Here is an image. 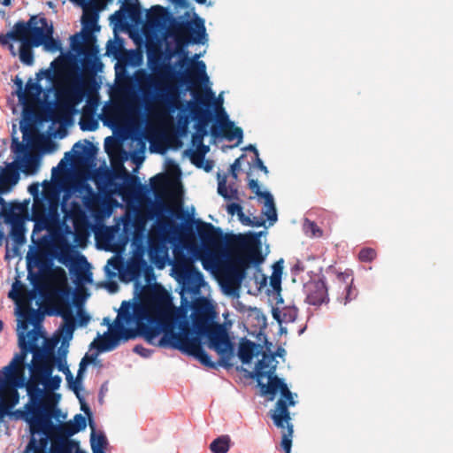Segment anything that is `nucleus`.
Wrapping results in <instances>:
<instances>
[{"mask_svg":"<svg viewBox=\"0 0 453 453\" xmlns=\"http://www.w3.org/2000/svg\"><path fill=\"white\" fill-rule=\"evenodd\" d=\"M248 186H249L250 189H251L252 192H254L256 194V196H257L259 197H263L264 199L266 197V194H270L267 191L260 190V187H259L257 180H253V179L250 180Z\"/></svg>","mask_w":453,"mask_h":453,"instance_id":"obj_60","label":"nucleus"},{"mask_svg":"<svg viewBox=\"0 0 453 453\" xmlns=\"http://www.w3.org/2000/svg\"><path fill=\"white\" fill-rule=\"evenodd\" d=\"M136 334L134 329L127 328L119 319H115L114 326H110V332L101 337L97 342L96 341L92 342V345H95L98 352L111 351L117 348L120 340L134 339Z\"/></svg>","mask_w":453,"mask_h":453,"instance_id":"obj_20","label":"nucleus"},{"mask_svg":"<svg viewBox=\"0 0 453 453\" xmlns=\"http://www.w3.org/2000/svg\"><path fill=\"white\" fill-rule=\"evenodd\" d=\"M270 284L274 291L279 292L281 289V276L278 273H273L270 278Z\"/></svg>","mask_w":453,"mask_h":453,"instance_id":"obj_63","label":"nucleus"},{"mask_svg":"<svg viewBox=\"0 0 453 453\" xmlns=\"http://www.w3.org/2000/svg\"><path fill=\"white\" fill-rule=\"evenodd\" d=\"M20 131L23 134V140L27 142V150H37L40 148L42 140V134H40L36 127V121H52L66 123L71 122L75 115H21Z\"/></svg>","mask_w":453,"mask_h":453,"instance_id":"obj_16","label":"nucleus"},{"mask_svg":"<svg viewBox=\"0 0 453 453\" xmlns=\"http://www.w3.org/2000/svg\"><path fill=\"white\" fill-rule=\"evenodd\" d=\"M122 10L117 11L113 15L119 23H121L126 19V14L133 22H141L142 9L138 0H134V2L126 1L122 5Z\"/></svg>","mask_w":453,"mask_h":453,"instance_id":"obj_32","label":"nucleus"},{"mask_svg":"<svg viewBox=\"0 0 453 453\" xmlns=\"http://www.w3.org/2000/svg\"><path fill=\"white\" fill-rule=\"evenodd\" d=\"M139 117L137 133H141L156 151L163 153L167 149H172L171 140H176L170 134L173 130L171 122L173 115H139Z\"/></svg>","mask_w":453,"mask_h":453,"instance_id":"obj_10","label":"nucleus"},{"mask_svg":"<svg viewBox=\"0 0 453 453\" xmlns=\"http://www.w3.org/2000/svg\"><path fill=\"white\" fill-rule=\"evenodd\" d=\"M377 253L372 248H364L359 251L358 258L361 262H372L375 259Z\"/></svg>","mask_w":453,"mask_h":453,"instance_id":"obj_57","label":"nucleus"},{"mask_svg":"<svg viewBox=\"0 0 453 453\" xmlns=\"http://www.w3.org/2000/svg\"><path fill=\"white\" fill-rule=\"evenodd\" d=\"M55 365H57L58 371L62 372L65 375L66 380L68 381V383H70L71 386H73L74 382L73 377L66 364L65 357L55 356L54 366Z\"/></svg>","mask_w":453,"mask_h":453,"instance_id":"obj_54","label":"nucleus"},{"mask_svg":"<svg viewBox=\"0 0 453 453\" xmlns=\"http://www.w3.org/2000/svg\"><path fill=\"white\" fill-rule=\"evenodd\" d=\"M13 81L16 86V95L22 105L20 113H42L41 110L45 107V100L41 98L43 91L42 86L29 79L24 88L23 81L18 76Z\"/></svg>","mask_w":453,"mask_h":453,"instance_id":"obj_17","label":"nucleus"},{"mask_svg":"<svg viewBox=\"0 0 453 453\" xmlns=\"http://www.w3.org/2000/svg\"><path fill=\"white\" fill-rule=\"evenodd\" d=\"M50 277L63 285L50 292V301L54 308V313L63 318L64 322L59 328V332L63 337L62 344H65V342H69L73 338L76 326L69 298L70 288L65 285L66 273L62 267L58 266L50 270Z\"/></svg>","mask_w":453,"mask_h":453,"instance_id":"obj_8","label":"nucleus"},{"mask_svg":"<svg viewBox=\"0 0 453 453\" xmlns=\"http://www.w3.org/2000/svg\"><path fill=\"white\" fill-rule=\"evenodd\" d=\"M256 347V343L249 340L241 342L238 357L243 364H249L252 360Z\"/></svg>","mask_w":453,"mask_h":453,"instance_id":"obj_42","label":"nucleus"},{"mask_svg":"<svg viewBox=\"0 0 453 453\" xmlns=\"http://www.w3.org/2000/svg\"><path fill=\"white\" fill-rule=\"evenodd\" d=\"M337 282L339 288H343V300L344 304L356 299L357 296V289L353 286V278L348 272L338 273Z\"/></svg>","mask_w":453,"mask_h":453,"instance_id":"obj_34","label":"nucleus"},{"mask_svg":"<svg viewBox=\"0 0 453 453\" xmlns=\"http://www.w3.org/2000/svg\"><path fill=\"white\" fill-rule=\"evenodd\" d=\"M146 268H148L147 262L142 257H134L127 262L124 270L119 271L120 278L126 282L136 280Z\"/></svg>","mask_w":453,"mask_h":453,"instance_id":"obj_30","label":"nucleus"},{"mask_svg":"<svg viewBox=\"0 0 453 453\" xmlns=\"http://www.w3.org/2000/svg\"><path fill=\"white\" fill-rule=\"evenodd\" d=\"M42 197L44 201L47 203L46 206L49 217L51 218L57 216L59 205V198L58 195L54 192L44 191L42 193Z\"/></svg>","mask_w":453,"mask_h":453,"instance_id":"obj_48","label":"nucleus"},{"mask_svg":"<svg viewBox=\"0 0 453 453\" xmlns=\"http://www.w3.org/2000/svg\"><path fill=\"white\" fill-rule=\"evenodd\" d=\"M303 291L306 295L305 302L311 305L320 306L329 302L326 284L321 279L309 280L304 284Z\"/></svg>","mask_w":453,"mask_h":453,"instance_id":"obj_26","label":"nucleus"},{"mask_svg":"<svg viewBox=\"0 0 453 453\" xmlns=\"http://www.w3.org/2000/svg\"><path fill=\"white\" fill-rule=\"evenodd\" d=\"M104 149L108 156L111 154H120L122 152V145L113 137L108 136L104 140Z\"/></svg>","mask_w":453,"mask_h":453,"instance_id":"obj_55","label":"nucleus"},{"mask_svg":"<svg viewBox=\"0 0 453 453\" xmlns=\"http://www.w3.org/2000/svg\"><path fill=\"white\" fill-rule=\"evenodd\" d=\"M282 438L280 446L285 451V453H290L291 452V447H292V437H293V425L290 424V422H284V427L282 428Z\"/></svg>","mask_w":453,"mask_h":453,"instance_id":"obj_52","label":"nucleus"},{"mask_svg":"<svg viewBox=\"0 0 453 453\" xmlns=\"http://www.w3.org/2000/svg\"><path fill=\"white\" fill-rule=\"evenodd\" d=\"M54 28L53 26L48 29V34L43 39V42L41 46H43L44 50L55 53L62 50V45L59 40L53 37Z\"/></svg>","mask_w":453,"mask_h":453,"instance_id":"obj_46","label":"nucleus"},{"mask_svg":"<svg viewBox=\"0 0 453 453\" xmlns=\"http://www.w3.org/2000/svg\"><path fill=\"white\" fill-rule=\"evenodd\" d=\"M218 193L227 200L238 199L237 189L231 185L228 187L226 186V175L222 176L221 178L219 175Z\"/></svg>","mask_w":453,"mask_h":453,"instance_id":"obj_44","label":"nucleus"},{"mask_svg":"<svg viewBox=\"0 0 453 453\" xmlns=\"http://www.w3.org/2000/svg\"><path fill=\"white\" fill-rule=\"evenodd\" d=\"M265 211L263 213L270 222H275L277 220V212L274 200L271 194H266V197L265 198Z\"/></svg>","mask_w":453,"mask_h":453,"instance_id":"obj_53","label":"nucleus"},{"mask_svg":"<svg viewBox=\"0 0 453 453\" xmlns=\"http://www.w3.org/2000/svg\"><path fill=\"white\" fill-rule=\"evenodd\" d=\"M246 276L242 269L233 265H226L223 271V287L230 293L240 288L242 281Z\"/></svg>","mask_w":453,"mask_h":453,"instance_id":"obj_29","label":"nucleus"},{"mask_svg":"<svg viewBox=\"0 0 453 453\" xmlns=\"http://www.w3.org/2000/svg\"><path fill=\"white\" fill-rule=\"evenodd\" d=\"M274 372L275 367H271L269 375L265 376L269 380L268 383L264 384L258 380V385L260 386L262 395H270V400L274 398L278 391L280 392L281 398L276 403L275 411L272 414V418L276 426L283 428L284 422L290 420V413L288 407L294 406L296 403L288 385L279 377L273 376Z\"/></svg>","mask_w":453,"mask_h":453,"instance_id":"obj_11","label":"nucleus"},{"mask_svg":"<svg viewBox=\"0 0 453 453\" xmlns=\"http://www.w3.org/2000/svg\"><path fill=\"white\" fill-rule=\"evenodd\" d=\"M21 42L19 49V59L20 61L27 65H32L34 64V52L32 48L35 47L32 45V42H27V40H19Z\"/></svg>","mask_w":453,"mask_h":453,"instance_id":"obj_45","label":"nucleus"},{"mask_svg":"<svg viewBox=\"0 0 453 453\" xmlns=\"http://www.w3.org/2000/svg\"><path fill=\"white\" fill-rule=\"evenodd\" d=\"M174 310L170 294L162 286L156 285L149 289L143 302L134 307L124 301L116 319L129 324L134 319L137 331L149 343L159 335L163 323L170 319Z\"/></svg>","mask_w":453,"mask_h":453,"instance_id":"obj_2","label":"nucleus"},{"mask_svg":"<svg viewBox=\"0 0 453 453\" xmlns=\"http://www.w3.org/2000/svg\"><path fill=\"white\" fill-rule=\"evenodd\" d=\"M55 354L35 355L29 367L30 378L26 384L29 404L27 412H38L41 410L54 407L59 395L50 393L57 390L62 379L58 375L52 376Z\"/></svg>","mask_w":453,"mask_h":453,"instance_id":"obj_4","label":"nucleus"},{"mask_svg":"<svg viewBox=\"0 0 453 453\" xmlns=\"http://www.w3.org/2000/svg\"><path fill=\"white\" fill-rule=\"evenodd\" d=\"M175 278L181 284L182 292L197 295L203 285V275L196 268L190 257L176 255L173 265Z\"/></svg>","mask_w":453,"mask_h":453,"instance_id":"obj_14","label":"nucleus"},{"mask_svg":"<svg viewBox=\"0 0 453 453\" xmlns=\"http://www.w3.org/2000/svg\"><path fill=\"white\" fill-rule=\"evenodd\" d=\"M149 73L146 69H138L134 73V84L146 105L144 111H106L101 113H173L171 111H153L150 107L165 102L170 88L169 81L176 72L170 63L163 60L160 53H148Z\"/></svg>","mask_w":453,"mask_h":453,"instance_id":"obj_3","label":"nucleus"},{"mask_svg":"<svg viewBox=\"0 0 453 453\" xmlns=\"http://www.w3.org/2000/svg\"><path fill=\"white\" fill-rule=\"evenodd\" d=\"M97 19L98 16L96 12L88 10L84 11L81 17V23L83 26L82 38L85 40L86 44L96 42V36L93 32L99 30Z\"/></svg>","mask_w":453,"mask_h":453,"instance_id":"obj_31","label":"nucleus"},{"mask_svg":"<svg viewBox=\"0 0 453 453\" xmlns=\"http://www.w3.org/2000/svg\"><path fill=\"white\" fill-rule=\"evenodd\" d=\"M98 196L96 194H91L84 200L85 206L89 210H94L98 205Z\"/></svg>","mask_w":453,"mask_h":453,"instance_id":"obj_62","label":"nucleus"},{"mask_svg":"<svg viewBox=\"0 0 453 453\" xmlns=\"http://www.w3.org/2000/svg\"><path fill=\"white\" fill-rule=\"evenodd\" d=\"M193 122H195L194 133L206 136L213 122V117H194Z\"/></svg>","mask_w":453,"mask_h":453,"instance_id":"obj_47","label":"nucleus"},{"mask_svg":"<svg viewBox=\"0 0 453 453\" xmlns=\"http://www.w3.org/2000/svg\"><path fill=\"white\" fill-rule=\"evenodd\" d=\"M243 137V132L242 129L239 127L233 126L232 129L229 131V134H227L226 139L227 141H234L237 139V144L242 142Z\"/></svg>","mask_w":453,"mask_h":453,"instance_id":"obj_58","label":"nucleus"},{"mask_svg":"<svg viewBox=\"0 0 453 453\" xmlns=\"http://www.w3.org/2000/svg\"><path fill=\"white\" fill-rule=\"evenodd\" d=\"M18 314L34 325L39 324L43 319V314L39 310L32 308L28 303L19 305Z\"/></svg>","mask_w":453,"mask_h":453,"instance_id":"obj_37","label":"nucleus"},{"mask_svg":"<svg viewBox=\"0 0 453 453\" xmlns=\"http://www.w3.org/2000/svg\"><path fill=\"white\" fill-rule=\"evenodd\" d=\"M73 426L75 429H77V433L85 429L86 427V418L81 414H76L73 418Z\"/></svg>","mask_w":453,"mask_h":453,"instance_id":"obj_61","label":"nucleus"},{"mask_svg":"<svg viewBox=\"0 0 453 453\" xmlns=\"http://www.w3.org/2000/svg\"><path fill=\"white\" fill-rule=\"evenodd\" d=\"M104 126L110 127L113 134L129 135L138 132L139 115H96Z\"/></svg>","mask_w":453,"mask_h":453,"instance_id":"obj_23","label":"nucleus"},{"mask_svg":"<svg viewBox=\"0 0 453 453\" xmlns=\"http://www.w3.org/2000/svg\"><path fill=\"white\" fill-rule=\"evenodd\" d=\"M213 122L210 127L211 134L215 137L226 138L234 123L229 120V115H211Z\"/></svg>","mask_w":453,"mask_h":453,"instance_id":"obj_33","label":"nucleus"},{"mask_svg":"<svg viewBox=\"0 0 453 453\" xmlns=\"http://www.w3.org/2000/svg\"><path fill=\"white\" fill-rule=\"evenodd\" d=\"M101 119L96 115H81L79 125L82 131H96L99 127Z\"/></svg>","mask_w":453,"mask_h":453,"instance_id":"obj_50","label":"nucleus"},{"mask_svg":"<svg viewBox=\"0 0 453 453\" xmlns=\"http://www.w3.org/2000/svg\"><path fill=\"white\" fill-rule=\"evenodd\" d=\"M25 369L16 364L11 366V363L4 367V378L0 377V402L4 399L9 406H14L19 402L18 388L26 387L27 382Z\"/></svg>","mask_w":453,"mask_h":453,"instance_id":"obj_15","label":"nucleus"},{"mask_svg":"<svg viewBox=\"0 0 453 453\" xmlns=\"http://www.w3.org/2000/svg\"><path fill=\"white\" fill-rule=\"evenodd\" d=\"M91 81L77 77L66 83L58 85L55 88V109L53 104L45 102V107L42 113H79L76 109L86 95L85 85H89Z\"/></svg>","mask_w":453,"mask_h":453,"instance_id":"obj_9","label":"nucleus"},{"mask_svg":"<svg viewBox=\"0 0 453 453\" xmlns=\"http://www.w3.org/2000/svg\"><path fill=\"white\" fill-rule=\"evenodd\" d=\"M96 149L92 142L85 140L84 142H78L74 143L71 151L65 152V157L60 160L57 167L52 169V176L58 169L65 170L67 168L68 162L81 161L84 158H92L96 154Z\"/></svg>","mask_w":453,"mask_h":453,"instance_id":"obj_25","label":"nucleus"},{"mask_svg":"<svg viewBox=\"0 0 453 453\" xmlns=\"http://www.w3.org/2000/svg\"><path fill=\"white\" fill-rule=\"evenodd\" d=\"M71 48L75 52L81 54H89L91 51H96L95 43L86 44L82 38V34H75L70 37Z\"/></svg>","mask_w":453,"mask_h":453,"instance_id":"obj_39","label":"nucleus"},{"mask_svg":"<svg viewBox=\"0 0 453 453\" xmlns=\"http://www.w3.org/2000/svg\"><path fill=\"white\" fill-rule=\"evenodd\" d=\"M87 81H91L89 85H85L87 105L81 111H79V113H96L99 96L94 86L93 78L87 79Z\"/></svg>","mask_w":453,"mask_h":453,"instance_id":"obj_36","label":"nucleus"},{"mask_svg":"<svg viewBox=\"0 0 453 453\" xmlns=\"http://www.w3.org/2000/svg\"><path fill=\"white\" fill-rule=\"evenodd\" d=\"M11 150L16 155L14 162L17 163L19 170L23 173L33 175L38 171L40 166L39 156L27 150V146L19 142V138L12 137Z\"/></svg>","mask_w":453,"mask_h":453,"instance_id":"obj_22","label":"nucleus"},{"mask_svg":"<svg viewBox=\"0 0 453 453\" xmlns=\"http://www.w3.org/2000/svg\"><path fill=\"white\" fill-rule=\"evenodd\" d=\"M19 209H20L19 203H11L8 204L5 200L0 196V218H3L5 223L11 225L10 234L13 242L17 245H21L26 242V228L22 218L15 211V210Z\"/></svg>","mask_w":453,"mask_h":453,"instance_id":"obj_19","label":"nucleus"},{"mask_svg":"<svg viewBox=\"0 0 453 453\" xmlns=\"http://www.w3.org/2000/svg\"><path fill=\"white\" fill-rule=\"evenodd\" d=\"M26 289L23 284H21L19 280H16L13 285L12 290L8 294V297L14 300L19 305L20 303V296L24 295Z\"/></svg>","mask_w":453,"mask_h":453,"instance_id":"obj_56","label":"nucleus"},{"mask_svg":"<svg viewBox=\"0 0 453 453\" xmlns=\"http://www.w3.org/2000/svg\"><path fill=\"white\" fill-rule=\"evenodd\" d=\"M194 117H211V115H176V121L174 115L171 117V122L173 124V130L171 131L172 137H175L174 140H171L172 149H178L182 145L180 138L188 135L189 131V125L193 122Z\"/></svg>","mask_w":453,"mask_h":453,"instance_id":"obj_27","label":"nucleus"},{"mask_svg":"<svg viewBox=\"0 0 453 453\" xmlns=\"http://www.w3.org/2000/svg\"><path fill=\"white\" fill-rule=\"evenodd\" d=\"M41 337H42V334L39 330L33 329L27 333L19 331L18 342L20 352L15 354L11 361V366L16 364L26 368L25 360L28 352H32L34 354V358L35 357V355L44 354L38 346V341Z\"/></svg>","mask_w":453,"mask_h":453,"instance_id":"obj_21","label":"nucleus"},{"mask_svg":"<svg viewBox=\"0 0 453 453\" xmlns=\"http://www.w3.org/2000/svg\"><path fill=\"white\" fill-rule=\"evenodd\" d=\"M50 26L52 24L45 17L32 16L27 22H16L8 33L0 34V44L7 43L8 40H27L35 47H39Z\"/></svg>","mask_w":453,"mask_h":453,"instance_id":"obj_12","label":"nucleus"},{"mask_svg":"<svg viewBox=\"0 0 453 453\" xmlns=\"http://www.w3.org/2000/svg\"><path fill=\"white\" fill-rule=\"evenodd\" d=\"M134 240H137L139 236H142L145 231V222L143 220L135 219L134 222Z\"/></svg>","mask_w":453,"mask_h":453,"instance_id":"obj_59","label":"nucleus"},{"mask_svg":"<svg viewBox=\"0 0 453 453\" xmlns=\"http://www.w3.org/2000/svg\"><path fill=\"white\" fill-rule=\"evenodd\" d=\"M273 316L279 324L294 322L298 316V310L296 307H284L282 310L273 309Z\"/></svg>","mask_w":453,"mask_h":453,"instance_id":"obj_38","label":"nucleus"},{"mask_svg":"<svg viewBox=\"0 0 453 453\" xmlns=\"http://www.w3.org/2000/svg\"><path fill=\"white\" fill-rule=\"evenodd\" d=\"M274 362V356L264 353L263 358L261 360H258V362L256 365V372L257 376L258 378L265 377L266 375H269V370L271 367H275V365H273Z\"/></svg>","mask_w":453,"mask_h":453,"instance_id":"obj_40","label":"nucleus"},{"mask_svg":"<svg viewBox=\"0 0 453 453\" xmlns=\"http://www.w3.org/2000/svg\"><path fill=\"white\" fill-rule=\"evenodd\" d=\"M53 453H73V448L79 449V443L72 440H50Z\"/></svg>","mask_w":453,"mask_h":453,"instance_id":"obj_41","label":"nucleus"},{"mask_svg":"<svg viewBox=\"0 0 453 453\" xmlns=\"http://www.w3.org/2000/svg\"><path fill=\"white\" fill-rule=\"evenodd\" d=\"M229 239V246L241 251L240 256L232 264L233 265L246 273L250 264L258 265L263 263L261 244L257 234L231 235Z\"/></svg>","mask_w":453,"mask_h":453,"instance_id":"obj_13","label":"nucleus"},{"mask_svg":"<svg viewBox=\"0 0 453 453\" xmlns=\"http://www.w3.org/2000/svg\"><path fill=\"white\" fill-rule=\"evenodd\" d=\"M87 358H88V355H86L81 361L80 363V365H79V370H78V372H77V377H76V380L73 382V385H78L81 383V375L87 366V365H88V361H87Z\"/></svg>","mask_w":453,"mask_h":453,"instance_id":"obj_64","label":"nucleus"},{"mask_svg":"<svg viewBox=\"0 0 453 453\" xmlns=\"http://www.w3.org/2000/svg\"><path fill=\"white\" fill-rule=\"evenodd\" d=\"M47 203L43 197H35L31 210V220L35 222V229L42 230L49 228L51 219L47 211Z\"/></svg>","mask_w":453,"mask_h":453,"instance_id":"obj_28","label":"nucleus"},{"mask_svg":"<svg viewBox=\"0 0 453 453\" xmlns=\"http://www.w3.org/2000/svg\"><path fill=\"white\" fill-rule=\"evenodd\" d=\"M177 35L176 54L180 56L176 65L180 69H185L180 73L181 81L187 84L192 99L188 103L187 111H180L178 113H226L223 107V97L220 94L218 97L207 85L209 77L206 73L204 62L195 60L199 58L195 55L193 58L188 57V51L180 44L185 42L199 43L205 36V27L202 19L195 21H180L173 27Z\"/></svg>","mask_w":453,"mask_h":453,"instance_id":"obj_1","label":"nucleus"},{"mask_svg":"<svg viewBox=\"0 0 453 453\" xmlns=\"http://www.w3.org/2000/svg\"><path fill=\"white\" fill-rule=\"evenodd\" d=\"M230 443L231 439L228 435H221L211 441L210 449L212 453H227Z\"/></svg>","mask_w":453,"mask_h":453,"instance_id":"obj_49","label":"nucleus"},{"mask_svg":"<svg viewBox=\"0 0 453 453\" xmlns=\"http://www.w3.org/2000/svg\"><path fill=\"white\" fill-rule=\"evenodd\" d=\"M210 148L204 143L197 145L194 150H188L187 152L189 155L191 162L197 167H201L203 164L205 155L208 153Z\"/></svg>","mask_w":453,"mask_h":453,"instance_id":"obj_43","label":"nucleus"},{"mask_svg":"<svg viewBox=\"0 0 453 453\" xmlns=\"http://www.w3.org/2000/svg\"><path fill=\"white\" fill-rule=\"evenodd\" d=\"M191 308L192 325L196 334L204 336L208 341V348L219 356V365L229 366L234 348L226 328L222 324L211 321V309L206 298H196Z\"/></svg>","mask_w":453,"mask_h":453,"instance_id":"obj_5","label":"nucleus"},{"mask_svg":"<svg viewBox=\"0 0 453 453\" xmlns=\"http://www.w3.org/2000/svg\"><path fill=\"white\" fill-rule=\"evenodd\" d=\"M60 411L54 407L41 410L35 413H27L26 420L29 424L31 440L28 448L34 447L36 450H44L49 440H69L68 438L77 434V429L72 421L59 425H54L52 418L57 417Z\"/></svg>","mask_w":453,"mask_h":453,"instance_id":"obj_7","label":"nucleus"},{"mask_svg":"<svg viewBox=\"0 0 453 453\" xmlns=\"http://www.w3.org/2000/svg\"><path fill=\"white\" fill-rule=\"evenodd\" d=\"M111 165V170L104 173L105 184L114 186L121 196L133 194L140 185L138 177L127 172L121 159L117 163L112 161Z\"/></svg>","mask_w":453,"mask_h":453,"instance_id":"obj_18","label":"nucleus"},{"mask_svg":"<svg viewBox=\"0 0 453 453\" xmlns=\"http://www.w3.org/2000/svg\"><path fill=\"white\" fill-rule=\"evenodd\" d=\"M197 234L203 246L208 248H220L224 243L229 245V237L232 234H224L219 227L214 226L211 223L197 220Z\"/></svg>","mask_w":453,"mask_h":453,"instance_id":"obj_24","label":"nucleus"},{"mask_svg":"<svg viewBox=\"0 0 453 453\" xmlns=\"http://www.w3.org/2000/svg\"><path fill=\"white\" fill-rule=\"evenodd\" d=\"M90 426L92 421L90 420ZM94 429V427H92ZM90 444L93 453H104V449L107 444L105 436L103 434H96L93 430L90 436Z\"/></svg>","mask_w":453,"mask_h":453,"instance_id":"obj_51","label":"nucleus"},{"mask_svg":"<svg viewBox=\"0 0 453 453\" xmlns=\"http://www.w3.org/2000/svg\"><path fill=\"white\" fill-rule=\"evenodd\" d=\"M167 18V10L161 5H155L147 12L146 22L149 27L158 28L166 22Z\"/></svg>","mask_w":453,"mask_h":453,"instance_id":"obj_35","label":"nucleus"},{"mask_svg":"<svg viewBox=\"0 0 453 453\" xmlns=\"http://www.w3.org/2000/svg\"><path fill=\"white\" fill-rule=\"evenodd\" d=\"M188 304V301L182 296L181 308L177 311V317L182 319L178 324L179 332L165 328L164 334L159 341V346L179 349L187 355L194 357L203 365L215 369L219 364L211 361L209 354L203 349L201 342L203 336L196 334V336L190 337L191 327L187 319Z\"/></svg>","mask_w":453,"mask_h":453,"instance_id":"obj_6","label":"nucleus"}]
</instances>
